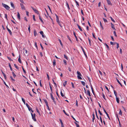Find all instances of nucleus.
<instances>
[{
	"mask_svg": "<svg viewBox=\"0 0 127 127\" xmlns=\"http://www.w3.org/2000/svg\"><path fill=\"white\" fill-rule=\"evenodd\" d=\"M81 14L83 15H84V13L83 12V10L82 9H81Z\"/></svg>",
	"mask_w": 127,
	"mask_h": 127,
	"instance_id": "obj_61",
	"label": "nucleus"
},
{
	"mask_svg": "<svg viewBox=\"0 0 127 127\" xmlns=\"http://www.w3.org/2000/svg\"><path fill=\"white\" fill-rule=\"evenodd\" d=\"M116 80L117 81V82H118V83L120 85L122 86V85L121 84V83H120L119 80L117 78H116Z\"/></svg>",
	"mask_w": 127,
	"mask_h": 127,
	"instance_id": "obj_18",
	"label": "nucleus"
},
{
	"mask_svg": "<svg viewBox=\"0 0 127 127\" xmlns=\"http://www.w3.org/2000/svg\"><path fill=\"white\" fill-rule=\"evenodd\" d=\"M87 95H88L89 96H91V95L89 90H87Z\"/></svg>",
	"mask_w": 127,
	"mask_h": 127,
	"instance_id": "obj_7",
	"label": "nucleus"
},
{
	"mask_svg": "<svg viewBox=\"0 0 127 127\" xmlns=\"http://www.w3.org/2000/svg\"><path fill=\"white\" fill-rule=\"evenodd\" d=\"M39 32L40 34L42 35V34H44L43 32L42 31H40Z\"/></svg>",
	"mask_w": 127,
	"mask_h": 127,
	"instance_id": "obj_59",
	"label": "nucleus"
},
{
	"mask_svg": "<svg viewBox=\"0 0 127 127\" xmlns=\"http://www.w3.org/2000/svg\"><path fill=\"white\" fill-rule=\"evenodd\" d=\"M6 28H7V29L8 31L9 32V34L11 35L12 34V32H11V30L8 28L7 27V26H6Z\"/></svg>",
	"mask_w": 127,
	"mask_h": 127,
	"instance_id": "obj_6",
	"label": "nucleus"
},
{
	"mask_svg": "<svg viewBox=\"0 0 127 127\" xmlns=\"http://www.w3.org/2000/svg\"><path fill=\"white\" fill-rule=\"evenodd\" d=\"M64 63L65 65L67 64L66 61L65 60H63Z\"/></svg>",
	"mask_w": 127,
	"mask_h": 127,
	"instance_id": "obj_39",
	"label": "nucleus"
},
{
	"mask_svg": "<svg viewBox=\"0 0 127 127\" xmlns=\"http://www.w3.org/2000/svg\"><path fill=\"white\" fill-rule=\"evenodd\" d=\"M10 4H11V5L12 7L13 8V9H15V7L14 6V5L13 4V2H11Z\"/></svg>",
	"mask_w": 127,
	"mask_h": 127,
	"instance_id": "obj_13",
	"label": "nucleus"
},
{
	"mask_svg": "<svg viewBox=\"0 0 127 127\" xmlns=\"http://www.w3.org/2000/svg\"><path fill=\"white\" fill-rule=\"evenodd\" d=\"M14 66L17 69H19V67L17 66L15 64H14Z\"/></svg>",
	"mask_w": 127,
	"mask_h": 127,
	"instance_id": "obj_30",
	"label": "nucleus"
},
{
	"mask_svg": "<svg viewBox=\"0 0 127 127\" xmlns=\"http://www.w3.org/2000/svg\"><path fill=\"white\" fill-rule=\"evenodd\" d=\"M88 40H89V43L90 44V46H91V40L89 38H88Z\"/></svg>",
	"mask_w": 127,
	"mask_h": 127,
	"instance_id": "obj_52",
	"label": "nucleus"
},
{
	"mask_svg": "<svg viewBox=\"0 0 127 127\" xmlns=\"http://www.w3.org/2000/svg\"><path fill=\"white\" fill-rule=\"evenodd\" d=\"M28 109H29V111H30V110L31 111H33L32 110V108H31L29 106V108H28Z\"/></svg>",
	"mask_w": 127,
	"mask_h": 127,
	"instance_id": "obj_45",
	"label": "nucleus"
},
{
	"mask_svg": "<svg viewBox=\"0 0 127 127\" xmlns=\"http://www.w3.org/2000/svg\"><path fill=\"white\" fill-rule=\"evenodd\" d=\"M39 20H40L41 21V22L42 23H44V22H43V20H42L41 18V17L40 16V15L39 14Z\"/></svg>",
	"mask_w": 127,
	"mask_h": 127,
	"instance_id": "obj_16",
	"label": "nucleus"
},
{
	"mask_svg": "<svg viewBox=\"0 0 127 127\" xmlns=\"http://www.w3.org/2000/svg\"><path fill=\"white\" fill-rule=\"evenodd\" d=\"M20 4L22 9L25 10L26 9L23 4L22 3H20Z\"/></svg>",
	"mask_w": 127,
	"mask_h": 127,
	"instance_id": "obj_4",
	"label": "nucleus"
},
{
	"mask_svg": "<svg viewBox=\"0 0 127 127\" xmlns=\"http://www.w3.org/2000/svg\"><path fill=\"white\" fill-rule=\"evenodd\" d=\"M2 5L7 10H8L9 9L10 7L8 5L3 3H2Z\"/></svg>",
	"mask_w": 127,
	"mask_h": 127,
	"instance_id": "obj_2",
	"label": "nucleus"
},
{
	"mask_svg": "<svg viewBox=\"0 0 127 127\" xmlns=\"http://www.w3.org/2000/svg\"><path fill=\"white\" fill-rule=\"evenodd\" d=\"M12 74H13V76L15 78L16 76V75L13 72H12Z\"/></svg>",
	"mask_w": 127,
	"mask_h": 127,
	"instance_id": "obj_31",
	"label": "nucleus"
},
{
	"mask_svg": "<svg viewBox=\"0 0 127 127\" xmlns=\"http://www.w3.org/2000/svg\"><path fill=\"white\" fill-rule=\"evenodd\" d=\"M22 101H23V102H24V103L25 104V100L23 98H22Z\"/></svg>",
	"mask_w": 127,
	"mask_h": 127,
	"instance_id": "obj_50",
	"label": "nucleus"
},
{
	"mask_svg": "<svg viewBox=\"0 0 127 127\" xmlns=\"http://www.w3.org/2000/svg\"><path fill=\"white\" fill-rule=\"evenodd\" d=\"M59 120L60 122L61 123V125H62V124H63L62 121L61 119H60Z\"/></svg>",
	"mask_w": 127,
	"mask_h": 127,
	"instance_id": "obj_56",
	"label": "nucleus"
},
{
	"mask_svg": "<svg viewBox=\"0 0 127 127\" xmlns=\"http://www.w3.org/2000/svg\"><path fill=\"white\" fill-rule=\"evenodd\" d=\"M59 41L60 44L62 46H63V44L61 40L60 39H59Z\"/></svg>",
	"mask_w": 127,
	"mask_h": 127,
	"instance_id": "obj_33",
	"label": "nucleus"
},
{
	"mask_svg": "<svg viewBox=\"0 0 127 127\" xmlns=\"http://www.w3.org/2000/svg\"><path fill=\"white\" fill-rule=\"evenodd\" d=\"M44 102L45 103L46 105H47V104H48V103L47 102V100L46 99H44Z\"/></svg>",
	"mask_w": 127,
	"mask_h": 127,
	"instance_id": "obj_26",
	"label": "nucleus"
},
{
	"mask_svg": "<svg viewBox=\"0 0 127 127\" xmlns=\"http://www.w3.org/2000/svg\"><path fill=\"white\" fill-rule=\"evenodd\" d=\"M1 71L2 73V74H3V75L4 77V78L6 80V78H7V77H6L5 74L3 72V71L2 70H1Z\"/></svg>",
	"mask_w": 127,
	"mask_h": 127,
	"instance_id": "obj_11",
	"label": "nucleus"
},
{
	"mask_svg": "<svg viewBox=\"0 0 127 127\" xmlns=\"http://www.w3.org/2000/svg\"><path fill=\"white\" fill-rule=\"evenodd\" d=\"M114 44H117V48L118 49L119 47V43L116 42H114Z\"/></svg>",
	"mask_w": 127,
	"mask_h": 127,
	"instance_id": "obj_20",
	"label": "nucleus"
},
{
	"mask_svg": "<svg viewBox=\"0 0 127 127\" xmlns=\"http://www.w3.org/2000/svg\"><path fill=\"white\" fill-rule=\"evenodd\" d=\"M106 0L108 5H112V4L110 0Z\"/></svg>",
	"mask_w": 127,
	"mask_h": 127,
	"instance_id": "obj_12",
	"label": "nucleus"
},
{
	"mask_svg": "<svg viewBox=\"0 0 127 127\" xmlns=\"http://www.w3.org/2000/svg\"><path fill=\"white\" fill-rule=\"evenodd\" d=\"M81 48L84 53V55H85V56L87 57V56L86 55V53L85 51V50L84 49H83V47H82V46H81Z\"/></svg>",
	"mask_w": 127,
	"mask_h": 127,
	"instance_id": "obj_5",
	"label": "nucleus"
},
{
	"mask_svg": "<svg viewBox=\"0 0 127 127\" xmlns=\"http://www.w3.org/2000/svg\"><path fill=\"white\" fill-rule=\"evenodd\" d=\"M40 45L41 48H42V50H43L44 49V48H43V46H42L41 43L40 44Z\"/></svg>",
	"mask_w": 127,
	"mask_h": 127,
	"instance_id": "obj_63",
	"label": "nucleus"
},
{
	"mask_svg": "<svg viewBox=\"0 0 127 127\" xmlns=\"http://www.w3.org/2000/svg\"><path fill=\"white\" fill-rule=\"evenodd\" d=\"M8 65H9V67H10V70L12 71L13 70V69L11 67V65H10V63H9L8 64Z\"/></svg>",
	"mask_w": 127,
	"mask_h": 127,
	"instance_id": "obj_22",
	"label": "nucleus"
},
{
	"mask_svg": "<svg viewBox=\"0 0 127 127\" xmlns=\"http://www.w3.org/2000/svg\"><path fill=\"white\" fill-rule=\"evenodd\" d=\"M7 58L10 61H13V60L11 59L10 57H7Z\"/></svg>",
	"mask_w": 127,
	"mask_h": 127,
	"instance_id": "obj_48",
	"label": "nucleus"
},
{
	"mask_svg": "<svg viewBox=\"0 0 127 127\" xmlns=\"http://www.w3.org/2000/svg\"><path fill=\"white\" fill-rule=\"evenodd\" d=\"M73 34H74V36H75V38H76V40L77 42H78V38H77V36L76 35L75 33V32H73Z\"/></svg>",
	"mask_w": 127,
	"mask_h": 127,
	"instance_id": "obj_9",
	"label": "nucleus"
},
{
	"mask_svg": "<svg viewBox=\"0 0 127 127\" xmlns=\"http://www.w3.org/2000/svg\"><path fill=\"white\" fill-rule=\"evenodd\" d=\"M114 94L115 95V96H116V97H117V93L116 92V91L115 90H114Z\"/></svg>",
	"mask_w": 127,
	"mask_h": 127,
	"instance_id": "obj_28",
	"label": "nucleus"
},
{
	"mask_svg": "<svg viewBox=\"0 0 127 127\" xmlns=\"http://www.w3.org/2000/svg\"><path fill=\"white\" fill-rule=\"evenodd\" d=\"M75 1L76 4L77 5H78V6H79V4L78 2L75 0Z\"/></svg>",
	"mask_w": 127,
	"mask_h": 127,
	"instance_id": "obj_51",
	"label": "nucleus"
},
{
	"mask_svg": "<svg viewBox=\"0 0 127 127\" xmlns=\"http://www.w3.org/2000/svg\"><path fill=\"white\" fill-rule=\"evenodd\" d=\"M116 100L117 101V102L118 103H119V98L118 97H117V96L116 97Z\"/></svg>",
	"mask_w": 127,
	"mask_h": 127,
	"instance_id": "obj_24",
	"label": "nucleus"
},
{
	"mask_svg": "<svg viewBox=\"0 0 127 127\" xmlns=\"http://www.w3.org/2000/svg\"><path fill=\"white\" fill-rule=\"evenodd\" d=\"M50 88L51 90V93H53V89L52 87H50Z\"/></svg>",
	"mask_w": 127,
	"mask_h": 127,
	"instance_id": "obj_54",
	"label": "nucleus"
},
{
	"mask_svg": "<svg viewBox=\"0 0 127 127\" xmlns=\"http://www.w3.org/2000/svg\"><path fill=\"white\" fill-rule=\"evenodd\" d=\"M33 20H34V21H36V20L35 19V16L34 15H33Z\"/></svg>",
	"mask_w": 127,
	"mask_h": 127,
	"instance_id": "obj_43",
	"label": "nucleus"
},
{
	"mask_svg": "<svg viewBox=\"0 0 127 127\" xmlns=\"http://www.w3.org/2000/svg\"><path fill=\"white\" fill-rule=\"evenodd\" d=\"M75 124H76V126L77 127H79V125L77 123L75 122Z\"/></svg>",
	"mask_w": 127,
	"mask_h": 127,
	"instance_id": "obj_49",
	"label": "nucleus"
},
{
	"mask_svg": "<svg viewBox=\"0 0 127 127\" xmlns=\"http://www.w3.org/2000/svg\"><path fill=\"white\" fill-rule=\"evenodd\" d=\"M67 37L68 39L71 41V42H72V41L70 39V37L68 35H67Z\"/></svg>",
	"mask_w": 127,
	"mask_h": 127,
	"instance_id": "obj_34",
	"label": "nucleus"
},
{
	"mask_svg": "<svg viewBox=\"0 0 127 127\" xmlns=\"http://www.w3.org/2000/svg\"><path fill=\"white\" fill-rule=\"evenodd\" d=\"M88 23L89 26L90 27H91V25L89 21H88Z\"/></svg>",
	"mask_w": 127,
	"mask_h": 127,
	"instance_id": "obj_57",
	"label": "nucleus"
},
{
	"mask_svg": "<svg viewBox=\"0 0 127 127\" xmlns=\"http://www.w3.org/2000/svg\"><path fill=\"white\" fill-rule=\"evenodd\" d=\"M111 28L113 29L114 30H116V29H115V27H114V25H112V26H111Z\"/></svg>",
	"mask_w": 127,
	"mask_h": 127,
	"instance_id": "obj_29",
	"label": "nucleus"
},
{
	"mask_svg": "<svg viewBox=\"0 0 127 127\" xmlns=\"http://www.w3.org/2000/svg\"><path fill=\"white\" fill-rule=\"evenodd\" d=\"M26 15L28 16H29L28 12L27 11H26Z\"/></svg>",
	"mask_w": 127,
	"mask_h": 127,
	"instance_id": "obj_60",
	"label": "nucleus"
},
{
	"mask_svg": "<svg viewBox=\"0 0 127 127\" xmlns=\"http://www.w3.org/2000/svg\"><path fill=\"white\" fill-rule=\"evenodd\" d=\"M67 81H65L64 83H63V85L64 87H65L66 85L67 84Z\"/></svg>",
	"mask_w": 127,
	"mask_h": 127,
	"instance_id": "obj_25",
	"label": "nucleus"
},
{
	"mask_svg": "<svg viewBox=\"0 0 127 127\" xmlns=\"http://www.w3.org/2000/svg\"><path fill=\"white\" fill-rule=\"evenodd\" d=\"M110 43L111 45H113L115 44H114V42L113 43L111 41L110 42Z\"/></svg>",
	"mask_w": 127,
	"mask_h": 127,
	"instance_id": "obj_64",
	"label": "nucleus"
},
{
	"mask_svg": "<svg viewBox=\"0 0 127 127\" xmlns=\"http://www.w3.org/2000/svg\"><path fill=\"white\" fill-rule=\"evenodd\" d=\"M103 19L104 21L105 22H107V20H106V19H105L104 18H103Z\"/></svg>",
	"mask_w": 127,
	"mask_h": 127,
	"instance_id": "obj_53",
	"label": "nucleus"
},
{
	"mask_svg": "<svg viewBox=\"0 0 127 127\" xmlns=\"http://www.w3.org/2000/svg\"><path fill=\"white\" fill-rule=\"evenodd\" d=\"M22 69H23V71L26 74V72L25 71V70H24V68H23V66L22 67Z\"/></svg>",
	"mask_w": 127,
	"mask_h": 127,
	"instance_id": "obj_42",
	"label": "nucleus"
},
{
	"mask_svg": "<svg viewBox=\"0 0 127 127\" xmlns=\"http://www.w3.org/2000/svg\"><path fill=\"white\" fill-rule=\"evenodd\" d=\"M61 96L62 97H63L64 96V95H63V93L62 92V90H61Z\"/></svg>",
	"mask_w": 127,
	"mask_h": 127,
	"instance_id": "obj_36",
	"label": "nucleus"
},
{
	"mask_svg": "<svg viewBox=\"0 0 127 127\" xmlns=\"http://www.w3.org/2000/svg\"><path fill=\"white\" fill-rule=\"evenodd\" d=\"M52 93H51L50 94V95H51V98L52 99V100H53L54 99V98L53 97V95L52 94Z\"/></svg>",
	"mask_w": 127,
	"mask_h": 127,
	"instance_id": "obj_23",
	"label": "nucleus"
},
{
	"mask_svg": "<svg viewBox=\"0 0 127 127\" xmlns=\"http://www.w3.org/2000/svg\"><path fill=\"white\" fill-rule=\"evenodd\" d=\"M92 116H93V118H92V121L93 123L94 122V121L95 119V116L94 113V112L93 113V114H92Z\"/></svg>",
	"mask_w": 127,
	"mask_h": 127,
	"instance_id": "obj_8",
	"label": "nucleus"
},
{
	"mask_svg": "<svg viewBox=\"0 0 127 127\" xmlns=\"http://www.w3.org/2000/svg\"><path fill=\"white\" fill-rule=\"evenodd\" d=\"M113 33H114V35L115 36H116V37L117 36V35H116V32L115 31H114V32Z\"/></svg>",
	"mask_w": 127,
	"mask_h": 127,
	"instance_id": "obj_55",
	"label": "nucleus"
},
{
	"mask_svg": "<svg viewBox=\"0 0 127 127\" xmlns=\"http://www.w3.org/2000/svg\"><path fill=\"white\" fill-rule=\"evenodd\" d=\"M41 80H40V81H39V84H40V86L41 87H42V84H41Z\"/></svg>",
	"mask_w": 127,
	"mask_h": 127,
	"instance_id": "obj_44",
	"label": "nucleus"
},
{
	"mask_svg": "<svg viewBox=\"0 0 127 127\" xmlns=\"http://www.w3.org/2000/svg\"><path fill=\"white\" fill-rule=\"evenodd\" d=\"M110 18H111V20L113 22H115V20L113 19L112 18V17H110Z\"/></svg>",
	"mask_w": 127,
	"mask_h": 127,
	"instance_id": "obj_35",
	"label": "nucleus"
},
{
	"mask_svg": "<svg viewBox=\"0 0 127 127\" xmlns=\"http://www.w3.org/2000/svg\"><path fill=\"white\" fill-rule=\"evenodd\" d=\"M102 96L103 98L106 100V99L105 97V96L103 93H102Z\"/></svg>",
	"mask_w": 127,
	"mask_h": 127,
	"instance_id": "obj_41",
	"label": "nucleus"
},
{
	"mask_svg": "<svg viewBox=\"0 0 127 127\" xmlns=\"http://www.w3.org/2000/svg\"><path fill=\"white\" fill-rule=\"evenodd\" d=\"M100 25L101 27L102 30H103L104 29V28H103V27L102 26V23H101V21H100Z\"/></svg>",
	"mask_w": 127,
	"mask_h": 127,
	"instance_id": "obj_27",
	"label": "nucleus"
},
{
	"mask_svg": "<svg viewBox=\"0 0 127 127\" xmlns=\"http://www.w3.org/2000/svg\"><path fill=\"white\" fill-rule=\"evenodd\" d=\"M20 15L19 12H17V18H18L19 20H20Z\"/></svg>",
	"mask_w": 127,
	"mask_h": 127,
	"instance_id": "obj_14",
	"label": "nucleus"
},
{
	"mask_svg": "<svg viewBox=\"0 0 127 127\" xmlns=\"http://www.w3.org/2000/svg\"><path fill=\"white\" fill-rule=\"evenodd\" d=\"M33 32L34 33V35L35 36L37 35V33L35 30H34L33 31Z\"/></svg>",
	"mask_w": 127,
	"mask_h": 127,
	"instance_id": "obj_15",
	"label": "nucleus"
},
{
	"mask_svg": "<svg viewBox=\"0 0 127 127\" xmlns=\"http://www.w3.org/2000/svg\"><path fill=\"white\" fill-rule=\"evenodd\" d=\"M77 73L78 75L77 76V78L79 79H82V78L80 76H82L81 74L79 71H78L77 72Z\"/></svg>",
	"mask_w": 127,
	"mask_h": 127,
	"instance_id": "obj_1",
	"label": "nucleus"
},
{
	"mask_svg": "<svg viewBox=\"0 0 127 127\" xmlns=\"http://www.w3.org/2000/svg\"><path fill=\"white\" fill-rule=\"evenodd\" d=\"M28 30L29 31V32H30V25H29V27L28 28Z\"/></svg>",
	"mask_w": 127,
	"mask_h": 127,
	"instance_id": "obj_47",
	"label": "nucleus"
},
{
	"mask_svg": "<svg viewBox=\"0 0 127 127\" xmlns=\"http://www.w3.org/2000/svg\"><path fill=\"white\" fill-rule=\"evenodd\" d=\"M31 113L32 115V119H33L34 121L35 122L36 121V119L35 118V114L34 113L33 114L32 113Z\"/></svg>",
	"mask_w": 127,
	"mask_h": 127,
	"instance_id": "obj_3",
	"label": "nucleus"
},
{
	"mask_svg": "<svg viewBox=\"0 0 127 127\" xmlns=\"http://www.w3.org/2000/svg\"><path fill=\"white\" fill-rule=\"evenodd\" d=\"M64 58L66 59V60H68V57H67L65 54H64Z\"/></svg>",
	"mask_w": 127,
	"mask_h": 127,
	"instance_id": "obj_32",
	"label": "nucleus"
},
{
	"mask_svg": "<svg viewBox=\"0 0 127 127\" xmlns=\"http://www.w3.org/2000/svg\"><path fill=\"white\" fill-rule=\"evenodd\" d=\"M31 7L32 9V10L34 11H35L36 10L35 8H34L32 6H31Z\"/></svg>",
	"mask_w": 127,
	"mask_h": 127,
	"instance_id": "obj_46",
	"label": "nucleus"
},
{
	"mask_svg": "<svg viewBox=\"0 0 127 127\" xmlns=\"http://www.w3.org/2000/svg\"><path fill=\"white\" fill-rule=\"evenodd\" d=\"M81 83L83 86H85V83L84 82L82 81Z\"/></svg>",
	"mask_w": 127,
	"mask_h": 127,
	"instance_id": "obj_38",
	"label": "nucleus"
},
{
	"mask_svg": "<svg viewBox=\"0 0 127 127\" xmlns=\"http://www.w3.org/2000/svg\"><path fill=\"white\" fill-rule=\"evenodd\" d=\"M66 4L67 6V7L68 8V9L69 10L70 9V8L68 4L67 1L66 2Z\"/></svg>",
	"mask_w": 127,
	"mask_h": 127,
	"instance_id": "obj_21",
	"label": "nucleus"
},
{
	"mask_svg": "<svg viewBox=\"0 0 127 127\" xmlns=\"http://www.w3.org/2000/svg\"><path fill=\"white\" fill-rule=\"evenodd\" d=\"M10 77L11 80H12V81H15V80L13 79V78L12 77V76H10Z\"/></svg>",
	"mask_w": 127,
	"mask_h": 127,
	"instance_id": "obj_40",
	"label": "nucleus"
},
{
	"mask_svg": "<svg viewBox=\"0 0 127 127\" xmlns=\"http://www.w3.org/2000/svg\"><path fill=\"white\" fill-rule=\"evenodd\" d=\"M5 18L7 20H8V19L7 18V15L6 14H5Z\"/></svg>",
	"mask_w": 127,
	"mask_h": 127,
	"instance_id": "obj_37",
	"label": "nucleus"
},
{
	"mask_svg": "<svg viewBox=\"0 0 127 127\" xmlns=\"http://www.w3.org/2000/svg\"><path fill=\"white\" fill-rule=\"evenodd\" d=\"M35 46L37 48V43L36 42H35Z\"/></svg>",
	"mask_w": 127,
	"mask_h": 127,
	"instance_id": "obj_62",
	"label": "nucleus"
},
{
	"mask_svg": "<svg viewBox=\"0 0 127 127\" xmlns=\"http://www.w3.org/2000/svg\"><path fill=\"white\" fill-rule=\"evenodd\" d=\"M77 25L78 26L79 29L81 31H82V28L80 26H79L78 24H77Z\"/></svg>",
	"mask_w": 127,
	"mask_h": 127,
	"instance_id": "obj_17",
	"label": "nucleus"
},
{
	"mask_svg": "<svg viewBox=\"0 0 127 127\" xmlns=\"http://www.w3.org/2000/svg\"><path fill=\"white\" fill-rule=\"evenodd\" d=\"M20 58H21L20 55L19 56V57L18 59V61L19 63L21 64V63H22V62H21Z\"/></svg>",
	"mask_w": 127,
	"mask_h": 127,
	"instance_id": "obj_10",
	"label": "nucleus"
},
{
	"mask_svg": "<svg viewBox=\"0 0 127 127\" xmlns=\"http://www.w3.org/2000/svg\"><path fill=\"white\" fill-rule=\"evenodd\" d=\"M53 65L54 66H55V65H56V63L55 60V59H54V60H53Z\"/></svg>",
	"mask_w": 127,
	"mask_h": 127,
	"instance_id": "obj_19",
	"label": "nucleus"
},
{
	"mask_svg": "<svg viewBox=\"0 0 127 127\" xmlns=\"http://www.w3.org/2000/svg\"><path fill=\"white\" fill-rule=\"evenodd\" d=\"M34 12H35V13H36L37 14H39V13L38 12V11L37 10H36V11H34Z\"/></svg>",
	"mask_w": 127,
	"mask_h": 127,
	"instance_id": "obj_58",
	"label": "nucleus"
}]
</instances>
